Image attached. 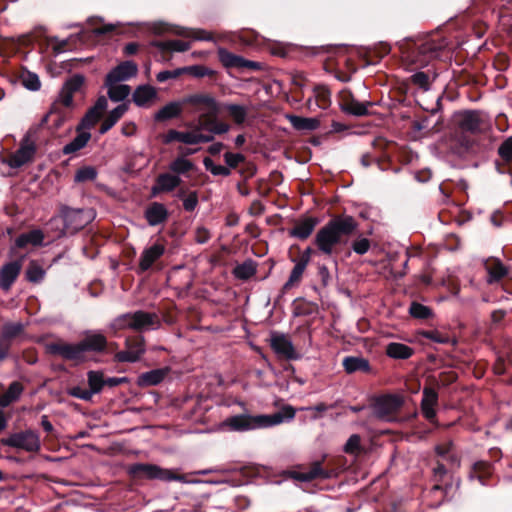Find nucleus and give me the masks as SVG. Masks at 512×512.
<instances>
[{
	"label": "nucleus",
	"instance_id": "obj_58",
	"mask_svg": "<svg viewBox=\"0 0 512 512\" xmlns=\"http://www.w3.org/2000/svg\"><path fill=\"white\" fill-rule=\"evenodd\" d=\"M73 95L74 94L62 88L58 98L53 102V104H58V107L67 110V108L73 105Z\"/></svg>",
	"mask_w": 512,
	"mask_h": 512
},
{
	"label": "nucleus",
	"instance_id": "obj_14",
	"mask_svg": "<svg viewBox=\"0 0 512 512\" xmlns=\"http://www.w3.org/2000/svg\"><path fill=\"white\" fill-rule=\"evenodd\" d=\"M270 345L274 352L288 360H296L300 358V355L296 352L291 339L278 332H273L270 337Z\"/></svg>",
	"mask_w": 512,
	"mask_h": 512
},
{
	"label": "nucleus",
	"instance_id": "obj_34",
	"mask_svg": "<svg viewBox=\"0 0 512 512\" xmlns=\"http://www.w3.org/2000/svg\"><path fill=\"white\" fill-rule=\"evenodd\" d=\"M287 118L292 127L299 131H314L320 126V121L317 118H305L296 115H288Z\"/></svg>",
	"mask_w": 512,
	"mask_h": 512
},
{
	"label": "nucleus",
	"instance_id": "obj_46",
	"mask_svg": "<svg viewBox=\"0 0 512 512\" xmlns=\"http://www.w3.org/2000/svg\"><path fill=\"white\" fill-rule=\"evenodd\" d=\"M24 326L22 323H6L4 324L0 338L11 343L14 338L18 337L23 332Z\"/></svg>",
	"mask_w": 512,
	"mask_h": 512
},
{
	"label": "nucleus",
	"instance_id": "obj_33",
	"mask_svg": "<svg viewBox=\"0 0 512 512\" xmlns=\"http://www.w3.org/2000/svg\"><path fill=\"white\" fill-rule=\"evenodd\" d=\"M105 85L108 88V91H107L108 97L113 102L123 101L131 93V88L127 84H120L119 82H113V83L109 84L107 82V78H106Z\"/></svg>",
	"mask_w": 512,
	"mask_h": 512
},
{
	"label": "nucleus",
	"instance_id": "obj_29",
	"mask_svg": "<svg viewBox=\"0 0 512 512\" xmlns=\"http://www.w3.org/2000/svg\"><path fill=\"white\" fill-rule=\"evenodd\" d=\"M77 132V136L63 147V154L68 155L75 153L87 145L91 138L90 132L85 129L79 130V126L77 127Z\"/></svg>",
	"mask_w": 512,
	"mask_h": 512
},
{
	"label": "nucleus",
	"instance_id": "obj_1",
	"mask_svg": "<svg viewBox=\"0 0 512 512\" xmlns=\"http://www.w3.org/2000/svg\"><path fill=\"white\" fill-rule=\"evenodd\" d=\"M358 227L359 224L353 216L336 215L317 231L314 244L319 252L331 256L338 245L347 244L349 237L356 234Z\"/></svg>",
	"mask_w": 512,
	"mask_h": 512
},
{
	"label": "nucleus",
	"instance_id": "obj_62",
	"mask_svg": "<svg viewBox=\"0 0 512 512\" xmlns=\"http://www.w3.org/2000/svg\"><path fill=\"white\" fill-rule=\"evenodd\" d=\"M224 160L228 168H236L240 163L245 160V157L240 153L226 152L224 154Z\"/></svg>",
	"mask_w": 512,
	"mask_h": 512
},
{
	"label": "nucleus",
	"instance_id": "obj_22",
	"mask_svg": "<svg viewBox=\"0 0 512 512\" xmlns=\"http://www.w3.org/2000/svg\"><path fill=\"white\" fill-rule=\"evenodd\" d=\"M169 373V368H158L144 372L137 377L139 387H150L160 384Z\"/></svg>",
	"mask_w": 512,
	"mask_h": 512
},
{
	"label": "nucleus",
	"instance_id": "obj_41",
	"mask_svg": "<svg viewBox=\"0 0 512 512\" xmlns=\"http://www.w3.org/2000/svg\"><path fill=\"white\" fill-rule=\"evenodd\" d=\"M219 61L226 68H241L242 58L225 48H219L217 50Z\"/></svg>",
	"mask_w": 512,
	"mask_h": 512
},
{
	"label": "nucleus",
	"instance_id": "obj_20",
	"mask_svg": "<svg viewBox=\"0 0 512 512\" xmlns=\"http://www.w3.org/2000/svg\"><path fill=\"white\" fill-rule=\"evenodd\" d=\"M421 411L423 416L430 422H434L436 418L435 407L438 404V393L435 389L424 387L422 392Z\"/></svg>",
	"mask_w": 512,
	"mask_h": 512
},
{
	"label": "nucleus",
	"instance_id": "obj_51",
	"mask_svg": "<svg viewBox=\"0 0 512 512\" xmlns=\"http://www.w3.org/2000/svg\"><path fill=\"white\" fill-rule=\"evenodd\" d=\"M370 248L371 241L363 234L358 235L351 243V249L358 255L366 254Z\"/></svg>",
	"mask_w": 512,
	"mask_h": 512
},
{
	"label": "nucleus",
	"instance_id": "obj_53",
	"mask_svg": "<svg viewBox=\"0 0 512 512\" xmlns=\"http://www.w3.org/2000/svg\"><path fill=\"white\" fill-rule=\"evenodd\" d=\"M409 313L412 317L417 319H427L432 316V311L429 307L422 305L418 302H412L409 307Z\"/></svg>",
	"mask_w": 512,
	"mask_h": 512
},
{
	"label": "nucleus",
	"instance_id": "obj_31",
	"mask_svg": "<svg viewBox=\"0 0 512 512\" xmlns=\"http://www.w3.org/2000/svg\"><path fill=\"white\" fill-rule=\"evenodd\" d=\"M182 105H185L183 100L181 102L174 101L166 104L156 112L154 116L155 121H167L180 116L182 113Z\"/></svg>",
	"mask_w": 512,
	"mask_h": 512
},
{
	"label": "nucleus",
	"instance_id": "obj_5",
	"mask_svg": "<svg viewBox=\"0 0 512 512\" xmlns=\"http://www.w3.org/2000/svg\"><path fill=\"white\" fill-rule=\"evenodd\" d=\"M160 324V319L156 313L137 310L117 316L110 323V329L115 333L126 329L144 332L157 329L160 327Z\"/></svg>",
	"mask_w": 512,
	"mask_h": 512
},
{
	"label": "nucleus",
	"instance_id": "obj_21",
	"mask_svg": "<svg viewBox=\"0 0 512 512\" xmlns=\"http://www.w3.org/2000/svg\"><path fill=\"white\" fill-rule=\"evenodd\" d=\"M68 118L67 110L52 104L49 112L43 117L40 125H47L51 130L59 129Z\"/></svg>",
	"mask_w": 512,
	"mask_h": 512
},
{
	"label": "nucleus",
	"instance_id": "obj_26",
	"mask_svg": "<svg viewBox=\"0 0 512 512\" xmlns=\"http://www.w3.org/2000/svg\"><path fill=\"white\" fill-rule=\"evenodd\" d=\"M318 221L316 218L308 217L295 224L289 234L292 237L304 240L308 238L314 231Z\"/></svg>",
	"mask_w": 512,
	"mask_h": 512
},
{
	"label": "nucleus",
	"instance_id": "obj_45",
	"mask_svg": "<svg viewBox=\"0 0 512 512\" xmlns=\"http://www.w3.org/2000/svg\"><path fill=\"white\" fill-rule=\"evenodd\" d=\"M87 381L93 395L100 393L105 386L104 374L101 371H89L87 373Z\"/></svg>",
	"mask_w": 512,
	"mask_h": 512
},
{
	"label": "nucleus",
	"instance_id": "obj_61",
	"mask_svg": "<svg viewBox=\"0 0 512 512\" xmlns=\"http://www.w3.org/2000/svg\"><path fill=\"white\" fill-rule=\"evenodd\" d=\"M411 82L423 90L429 89V76L425 72H417L411 76Z\"/></svg>",
	"mask_w": 512,
	"mask_h": 512
},
{
	"label": "nucleus",
	"instance_id": "obj_63",
	"mask_svg": "<svg viewBox=\"0 0 512 512\" xmlns=\"http://www.w3.org/2000/svg\"><path fill=\"white\" fill-rule=\"evenodd\" d=\"M187 70L195 77L201 78L205 76H211L214 74V71L201 65H195L187 68Z\"/></svg>",
	"mask_w": 512,
	"mask_h": 512
},
{
	"label": "nucleus",
	"instance_id": "obj_11",
	"mask_svg": "<svg viewBox=\"0 0 512 512\" xmlns=\"http://www.w3.org/2000/svg\"><path fill=\"white\" fill-rule=\"evenodd\" d=\"M4 446L21 449L26 452H38L41 447L39 434L31 429L13 433L2 439Z\"/></svg>",
	"mask_w": 512,
	"mask_h": 512
},
{
	"label": "nucleus",
	"instance_id": "obj_48",
	"mask_svg": "<svg viewBox=\"0 0 512 512\" xmlns=\"http://www.w3.org/2000/svg\"><path fill=\"white\" fill-rule=\"evenodd\" d=\"M102 113L94 110L92 107L87 111L79 124V130L85 129L89 131L101 118Z\"/></svg>",
	"mask_w": 512,
	"mask_h": 512
},
{
	"label": "nucleus",
	"instance_id": "obj_47",
	"mask_svg": "<svg viewBox=\"0 0 512 512\" xmlns=\"http://www.w3.org/2000/svg\"><path fill=\"white\" fill-rule=\"evenodd\" d=\"M194 168V164L189 159L177 157L169 164V170L175 175H182Z\"/></svg>",
	"mask_w": 512,
	"mask_h": 512
},
{
	"label": "nucleus",
	"instance_id": "obj_7",
	"mask_svg": "<svg viewBox=\"0 0 512 512\" xmlns=\"http://www.w3.org/2000/svg\"><path fill=\"white\" fill-rule=\"evenodd\" d=\"M185 105H190L192 111L199 115V125L212 123L222 110V103L209 93H194L183 98Z\"/></svg>",
	"mask_w": 512,
	"mask_h": 512
},
{
	"label": "nucleus",
	"instance_id": "obj_3",
	"mask_svg": "<svg viewBox=\"0 0 512 512\" xmlns=\"http://www.w3.org/2000/svg\"><path fill=\"white\" fill-rule=\"evenodd\" d=\"M486 122L485 114L479 110H461L452 115V139L459 146V153L473 148V136L484 132Z\"/></svg>",
	"mask_w": 512,
	"mask_h": 512
},
{
	"label": "nucleus",
	"instance_id": "obj_15",
	"mask_svg": "<svg viewBox=\"0 0 512 512\" xmlns=\"http://www.w3.org/2000/svg\"><path fill=\"white\" fill-rule=\"evenodd\" d=\"M182 182L180 176L172 173H161L156 179L151 188L152 196H157L161 193H169L175 190Z\"/></svg>",
	"mask_w": 512,
	"mask_h": 512
},
{
	"label": "nucleus",
	"instance_id": "obj_28",
	"mask_svg": "<svg viewBox=\"0 0 512 512\" xmlns=\"http://www.w3.org/2000/svg\"><path fill=\"white\" fill-rule=\"evenodd\" d=\"M485 268L488 273L487 282L489 284L498 282L506 276L508 270L499 259H491L485 262Z\"/></svg>",
	"mask_w": 512,
	"mask_h": 512
},
{
	"label": "nucleus",
	"instance_id": "obj_52",
	"mask_svg": "<svg viewBox=\"0 0 512 512\" xmlns=\"http://www.w3.org/2000/svg\"><path fill=\"white\" fill-rule=\"evenodd\" d=\"M45 271L35 262H31L26 270V278L33 283H39L44 279Z\"/></svg>",
	"mask_w": 512,
	"mask_h": 512
},
{
	"label": "nucleus",
	"instance_id": "obj_59",
	"mask_svg": "<svg viewBox=\"0 0 512 512\" xmlns=\"http://www.w3.org/2000/svg\"><path fill=\"white\" fill-rule=\"evenodd\" d=\"M68 394L72 397L84 400L91 401L93 394L90 389H84L79 386L72 387L68 390Z\"/></svg>",
	"mask_w": 512,
	"mask_h": 512
},
{
	"label": "nucleus",
	"instance_id": "obj_43",
	"mask_svg": "<svg viewBox=\"0 0 512 512\" xmlns=\"http://www.w3.org/2000/svg\"><path fill=\"white\" fill-rule=\"evenodd\" d=\"M256 271L255 262L249 259L244 261L242 264L237 265L233 270V274L237 279L248 280L255 275Z\"/></svg>",
	"mask_w": 512,
	"mask_h": 512
},
{
	"label": "nucleus",
	"instance_id": "obj_42",
	"mask_svg": "<svg viewBox=\"0 0 512 512\" xmlns=\"http://www.w3.org/2000/svg\"><path fill=\"white\" fill-rule=\"evenodd\" d=\"M175 34L183 37H191L194 40L212 41L213 36L210 32L203 29H187L177 27L174 31Z\"/></svg>",
	"mask_w": 512,
	"mask_h": 512
},
{
	"label": "nucleus",
	"instance_id": "obj_40",
	"mask_svg": "<svg viewBox=\"0 0 512 512\" xmlns=\"http://www.w3.org/2000/svg\"><path fill=\"white\" fill-rule=\"evenodd\" d=\"M153 45L161 51L185 52L191 48L189 42L182 40L157 41Z\"/></svg>",
	"mask_w": 512,
	"mask_h": 512
},
{
	"label": "nucleus",
	"instance_id": "obj_8",
	"mask_svg": "<svg viewBox=\"0 0 512 512\" xmlns=\"http://www.w3.org/2000/svg\"><path fill=\"white\" fill-rule=\"evenodd\" d=\"M446 46L447 41L444 38H427L413 44L406 52V59L416 65L425 66L432 59L439 57Z\"/></svg>",
	"mask_w": 512,
	"mask_h": 512
},
{
	"label": "nucleus",
	"instance_id": "obj_12",
	"mask_svg": "<svg viewBox=\"0 0 512 512\" xmlns=\"http://www.w3.org/2000/svg\"><path fill=\"white\" fill-rule=\"evenodd\" d=\"M403 400L397 395H385L377 398L373 403V414L376 418L391 421L393 415L400 409Z\"/></svg>",
	"mask_w": 512,
	"mask_h": 512
},
{
	"label": "nucleus",
	"instance_id": "obj_37",
	"mask_svg": "<svg viewBox=\"0 0 512 512\" xmlns=\"http://www.w3.org/2000/svg\"><path fill=\"white\" fill-rule=\"evenodd\" d=\"M222 109H225L228 112L236 125H242L248 115V108L239 104L225 103L222 104Z\"/></svg>",
	"mask_w": 512,
	"mask_h": 512
},
{
	"label": "nucleus",
	"instance_id": "obj_55",
	"mask_svg": "<svg viewBox=\"0 0 512 512\" xmlns=\"http://www.w3.org/2000/svg\"><path fill=\"white\" fill-rule=\"evenodd\" d=\"M204 166L215 176L226 177L230 175V169L228 168V166L215 165L210 158L204 159Z\"/></svg>",
	"mask_w": 512,
	"mask_h": 512
},
{
	"label": "nucleus",
	"instance_id": "obj_27",
	"mask_svg": "<svg viewBox=\"0 0 512 512\" xmlns=\"http://www.w3.org/2000/svg\"><path fill=\"white\" fill-rule=\"evenodd\" d=\"M24 391V386L19 381H13L4 394L0 396V407L6 408L18 401Z\"/></svg>",
	"mask_w": 512,
	"mask_h": 512
},
{
	"label": "nucleus",
	"instance_id": "obj_32",
	"mask_svg": "<svg viewBox=\"0 0 512 512\" xmlns=\"http://www.w3.org/2000/svg\"><path fill=\"white\" fill-rule=\"evenodd\" d=\"M128 104L123 103L118 105L112 111L109 112L108 116L104 119L99 129L100 134H105L108 132L118 121L119 119L127 112Z\"/></svg>",
	"mask_w": 512,
	"mask_h": 512
},
{
	"label": "nucleus",
	"instance_id": "obj_49",
	"mask_svg": "<svg viewBox=\"0 0 512 512\" xmlns=\"http://www.w3.org/2000/svg\"><path fill=\"white\" fill-rule=\"evenodd\" d=\"M344 452L349 455H359L363 448L361 446V437L358 434H352L343 448Z\"/></svg>",
	"mask_w": 512,
	"mask_h": 512
},
{
	"label": "nucleus",
	"instance_id": "obj_4",
	"mask_svg": "<svg viewBox=\"0 0 512 512\" xmlns=\"http://www.w3.org/2000/svg\"><path fill=\"white\" fill-rule=\"evenodd\" d=\"M294 417V408L285 406L281 411L272 415H250L244 413L230 416L221 423V427L228 431L245 432L279 425L284 421L292 420Z\"/></svg>",
	"mask_w": 512,
	"mask_h": 512
},
{
	"label": "nucleus",
	"instance_id": "obj_13",
	"mask_svg": "<svg viewBox=\"0 0 512 512\" xmlns=\"http://www.w3.org/2000/svg\"><path fill=\"white\" fill-rule=\"evenodd\" d=\"M145 353V340L142 336L129 338L125 342V350L115 354V360L121 363H134L140 360Z\"/></svg>",
	"mask_w": 512,
	"mask_h": 512
},
{
	"label": "nucleus",
	"instance_id": "obj_39",
	"mask_svg": "<svg viewBox=\"0 0 512 512\" xmlns=\"http://www.w3.org/2000/svg\"><path fill=\"white\" fill-rule=\"evenodd\" d=\"M386 353L394 359H408L413 354V349L406 344L390 343L387 345Z\"/></svg>",
	"mask_w": 512,
	"mask_h": 512
},
{
	"label": "nucleus",
	"instance_id": "obj_24",
	"mask_svg": "<svg viewBox=\"0 0 512 512\" xmlns=\"http://www.w3.org/2000/svg\"><path fill=\"white\" fill-rule=\"evenodd\" d=\"M342 365L345 372L348 374L356 372L369 373L371 371L369 361L360 356H347L343 359Z\"/></svg>",
	"mask_w": 512,
	"mask_h": 512
},
{
	"label": "nucleus",
	"instance_id": "obj_30",
	"mask_svg": "<svg viewBox=\"0 0 512 512\" xmlns=\"http://www.w3.org/2000/svg\"><path fill=\"white\" fill-rule=\"evenodd\" d=\"M369 106H372L371 102H360L355 98L351 97L349 99L344 100V102L341 105V108L347 114L360 117L368 115Z\"/></svg>",
	"mask_w": 512,
	"mask_h": 512
},
{
	"label": "nucleus",
	"instance_id": "obj_57",
	"mask_svg": "<svg viewBox=\"0 0 512 512\" xmlns=\"http://www.w3.org/2000/svg\"><path fill=\"white\" fill-rule=\"evenodd\" d=\"M83 83H84V77L82 75L77 74V75L72 76L70 79H68L62 88L65 89L66 91L74 94L81 88Z\"/></svg>",
	"mask_w": 512,
	"mask_h": 512
},
{
	"label": "nucleus",
	"instance_id": "obj_50",
	"mask_svg": "<svg viewBox=\"0 0 512 512\" xmlns=\"http://www.w3.org/2000/svg\"><path fill=\"white\" fill-rule=\"evenodd\" d=\"M97 177V171L94 167L91 166H85L82 168H79L75 175H74V181L77 183H83L87 181H93Z\"/></svg>",
	"mask_w": 512,
	"mask_h": 512
},
{
	"label": "nucleus",
	"instance_id": "obj_56",
	"mask_svg": "<svg viewBox=\"0 0 512 512\" xmlns=\"http://www.w3.org/2000/svg\"><path fill=\"white\" fill-rule=\"evenodd\" d=\"M498 154L503 161L512 162V136L504 140L498 147Z\"/></svg>",
	"mask_w": 512,
	"mask_h": 512
},
{
	"label": "nucleus",
	"instance_id": "obj_16",
	"mask_svg": "<svg viewBox=\"0 0 512 512\" xmlns=\"http://www.w3.org/2000/svg\"><path fill=\"white\" fill-rule=\"evenodd\" d=\"M290 477L300 482H310L315 479H328L331 477L332 472L325 470L321 467L320 461H315L311 464L310 468L306 471H291Z\"/></svg>",
	"mask_w": 512,
	"mask_h": 512
},
{
	"label": "nucleus",
	"instance_id": "obj_25",
	"mask_svg": "<svg viewBox=\"0 0 512 512\" xmlns=\"http://www.w3.org/2000/svg\"><path fill=\"white\" fill-rule=\"evenodd\" d=\"M157 92L150 85L138 86L133 95L132 100L138 107H147L156 98Z\"/></svg>",
	"mask_w": 512,
	"mask_h": 512
},
{
	"label": "nucleus",
	"instance_id": "obj_18",
	"mask_svg": "<svg viewBox=\"0 0 512 512\" xmlns=\"http://www.w3.org/2000/svg\"><path fill=\"white\" fill-rule=\"evenodd\" d=\"M22 263L19 260L11 261L0 268V288L8 291L19 276Z\"/></svg>",
	"mask_w": 512,
	"mask_h": 512
},
{
	"label": "nucleus",
	"instance_id": "obj_60",
	"mask_svg": "<svg viewBox=\"0 0 512 512\" xmlns=\"http://www.w3.org/2000/svg\"><path fill=\"white\" fill-rule=\"evenodd\" d=\"M422 336L436 343L447 344L450 342V338L447 335L441 334L437 330L423 331Z\"/></svg>",
	"mask_w": 512,
	"mask_h": 512
},
{
	"label": "nucleus",
	"instance_id": "obj_54",
	"mask_svg": "<svg viewBox=\"0 0 512 512\" xmlns=\"http://www.w3.org/2000/svg\"><path fill=\"white\" fill-rule=\"evenodd\" d=\"M211 121L212 123L203 124L201 128L217 135L225 134L230 130V125L228 123L217 121V118H213Z\"/></svg>",
	"mask_w": 512,
	"mask_h": 512
},
{
	"label": "nucleus",
	"instance_id": "obj_6",
	"mask_svg": "<svg viewBox=\"0 0 512 512\" xmlns=\"http://www.w3.org/2000/svg\"><path fill=\"white\" fill-rule=\"evenodd\" d=\"M95 216L96 213L91 208H71L67 205H62L59 217H54L51 220V224L61 219L63 227L59 231V236L73 235L92 222Z\"/></svg>",
	"mask_w": 512,
	"mask_h": 512
},
{
	"label": "nucleus",
	"instance_id": "obj_44",
	"mask_svg": "<svg viewBox=\"0 0 512 512\" xmlns=\"http://www.w3.org/2000/svg\"><path fill=\"white\" fill-rule=\"evenodd\" d=\"M493 468L487 461H478L473 466L472 477H476L482 485H486V480L492 475Z\"/></svg>",
	"mask_w": 512,
	"mask_h": 512
},
{
	"label": "nucleus",
	"instance_id": "obj_35",
	"mask_svg": "<svg viewBox=\"0 0 512 512\" xmlns=\"http://www.w3.org/2000/svg\"><path fill=\"white\" fill-rule=\"evenodd\" d=\"M292 262H294V267L290 272L288 280L285 282L283 289L290 290L293 287H296L300 284L303 274L307 268V264L293 258Z\"/></svg>",
	"mask_w": 512,
	"mask_h": 512
},
{
	"label": "nucleus",
	"instance_id": "obj_38",
	"mask_svg": "<svg viewBox=\"0 0 512 512\" xmlns=\"http://www.w3.org/2000/svg\"><path fill=\"white\" fill-rule=\"evenodd\" d=\"M202 128L199 126L194 131H181L180 142L188 145H195L200 143H208L213 140L212 135H205L200 132Z\"/></svg>",
	"mask_w": 512,
	"mask_h": 512
},
{
	"label": "nucleus",
	"instance_id": "obj_17",
	"mask_svg": "<svg viewBox=\"0 0 512 512\" xmlns=\"http://www.w3.org/2000/svg\"><path fill=\"white\" fill-rule=\"evenodd\" d=\"M165 246L162 243H154L143 250L139 258V270L145 272L152 267L164 254Z\"/></svg>",
	"mask_w": 512,
	"mask_h": 512
},
{
	"label": "nucleus",
	"instance_id": "obj_10",
	"mask_svg": "<svg viewBox=\"0 0 512 512\" xmlns=\"http://www.w3.org/2000/svg\"><path fill=\"white\" fill-rule=\"evenodd\" d=\"M130 476L134 478L158 479L162 481H182L183 477L176 475L169 469L161 468L155 464L135 463L127 469Z\"/></svg>",
	"mask_w": 512,
	"mask_h": 512
},
{
	"label": "nucleus",
	"instance_id": "obj_36",
	"mask_svg": "<svg viewBox=\"0 0 512 512\" xmlns=\"http://www.w3.org/2000/svg\"><path fill=\"white\" fill-rule=\"evenodd\" d=\"M44 240V235L41 230H32L28 233L19 235L15 240L17 248H25L28 244L39 246Z\"/></svg>",
	"mask_w": 512,
	"mask_h": 512
},
{
	"label": "nucleus",
	"instance_id": "obj_9",
	"mask_svg": "<svg viewBox=\"0 0 512 512\" xmlns=\"http://www.w3.org/2000/svg\"><path fill=\"white\" fill-rule=\"evenodd\" d=\"M36 140V131L28 130L21 139L19 148L14 153H11L3 162L11 168H20L31 162L37 150Z\"/></svg>",
	"mask_w": 512,
	"mask_h": 512
},
{
	"label": "nucleus",
	"instance_id": "obj_2",
	"mask_svg": "<svg viewBox=\"0 0 512 512\" xmlns=\"http://www.w3.org/2000/svg\"><path fill=\"white\" fill-rule=\"evenodd\" d=\"M108 341L106 336L97 330H87L83 338L77 343H68L62 340L48 343L47 352L51 355L60 356L64 360L75 363L86 361L87 353L100 354L106 351Z\"/></svg>",
	"mask_w": 512,
	"mask_h": 512
},
{
	"label": "nucleus",
	"instance_id": "obj_19",
	"mask_svg": "<svg viewBox=\"0 0 512 512\" xmlns=\"http://www.w3.org/2000/svg\"><path fill=\"white\" fill-rule=\"evenodd\" d=\"M138 72L137 65L132 61H125L113 68L106 76L107 82H121L130 79Z\"/></svg>",
	"mask_w": 512,
	"mask_h": 512
},
{
	"label": "nucleus",
	"instance_id": "obj_64",
	"mask_svg": "<svg viewBox=\"0 0 512 512\" xmlns=\"http://www.w3.org/2000/svg\"><path fill=\"white\" fill-rule=\"evenodd\" d=\"M198 204V196L196 192L189 193L186 197L183 198V208L191 212L193 211Z\"/></svg>",
	"mask_w": 512,
	"mask_h": 512
},
{
	"label": "nucleus",
	"instance_id": "obj_23",
	"mask_svg": "<svg viewBox=\"0 0 512 512\" xmlns=\"http://www.w3.org/2000/svg\"><path fill=\"white\" fill-rule=\"evenodd\" d=\"M145 218L150 226L159 225L167 220L168 210L164 204L153 202L145 210Z\"/></svg>",
	"mask_w": 512,
	"mask_h": 512
}]
</instances>
